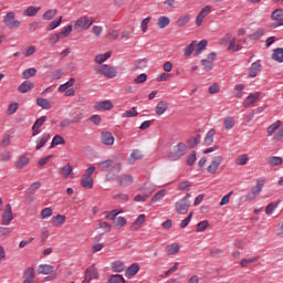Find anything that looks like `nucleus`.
<instances>
[{
  "label": "nucleus",
  "mask_w": 283,
  "mask_h": 283,
  "mask_svg": "<svg viewBox=\"0 0 283 283\" xmlns=\"http://www.w3.org/2000/svg\"><path fill=\"white\" fill-rule=\"evenodd\" d=\"M113 222H114L115 227H117L118 229H123V227H125V224H127V219H125V217H118Z\"/></svg>",
  "instance_id": "6e6d98bb"
},
{
  "label": "nucleus",
  "mask_w": 283,
  "mask_h": 283,
  "mask_svg": "<svg viewBox=\"0 0 283 283\" xmlns=\"http://www.w3.org/2000/svg\"><path fill=\"white\" fill-rule=\"evenodd\" d=\"M10 158H12V155L8 150L0 154V163H8Z\"/></svg>",
  "instance_id": "338daca9"
},
{
  "label": "nucleus",
  "mask_w": 283,
  "mask_h": 283,
  "mask_svg": "<svg viewBox=\"0 0 283 283\" xmlns=\"http://www.w3.org/2000/svg\"><path fill=\"white\" fill-rule=\"evenodd\" d=\"M112 57V51H108L104 54H98L95 56V63H97L98 65H103V63H105V61H107V59Z\"/></svg>",
  "instance_id": "cd10ccee"
},
{
  "label": "nucleus",
  "mask_w": 283,
  "mask_h": 283,
  "mask_svg": "<svg viewBox=\"0 0 283 283\" xmlns=\"http://www.w3.org/2000/svg\"><path fill=\"white\" fill-rule=\"evenodd\" d=\"M41 189L40 181H34L30 185V187L25 190L27 196H34L36 193V190Z\"/></svg>",
  "instance_id": "c756f323"
},
{
  "label": "nucleus",
  "mask_w": 283,
  "mask_h": 283,
  "mask_svg": "<svg viewBox=\"0 0 283 283\" xmlns=\"http://www.w3.org/2000/svg\"><path fill=\"white\" fill-rule=\"evenodd\" d=\"M279 205H280V201L269 203L265 208L266 216H271L275 211V209H277Z\"/></svg>",
  "instance_id": "8fccbe9b"
},
{
  "label": "nucleus",
  "mask_w": 283,
  "mask_h": 283,
  "mask_svg": "<svg viewBox=\"0 0 283 283\" xmlns=\"http://www.w3.org/2000/svg\"><path fill=\"white\" fill-rule=\"evenodd\" d=\"M97 169L99 171H106L107 174L105 175V181L112 182L116 180V176H118V172L122 171L123 164L114 159H106L97 164Z\"/></svg>",
  "instance_id": "f257e3e1"
},
{
  "label": "nucleus",
  "mask_w": 283,
  "mask_h": 283,
  "mask_svg": "<svg viewBox=\"0 0 283 283\" xmlns=\"http://www.w3.org/2000/svg\"><path fill=\"white\" fill-rule=\"evenodd\" d=\"M262 70V64L260 62H253L250 66V78H255L258 76V73L261 72Z\"/></svg>",
  "instance_id": "4be33fe9"
},
{
  "label": "nucleus",
  "mask_w": 283,
  "mask_h": 283,
  "mask_svg": "<svg viewBox=\"0 0 283 283\" xmlns=\"http://www.w3.org/2000/svg\"><path fill=\"white\" fill-rule=\"evenodd\" d=\"M28 165H30V157H28V155L20 156L15 161V167L18 169H23V167H28Z\"/></svg>",
  "instance_id": "412c9836"
},
{
  "label": "nucleus",
  "mask_w": 283,
  "mask_h": 283,
  "mask_svg": "<svg viewBox=\"0 0 283 283\" xmlns=\"http://www.w3.org/2000/svg\"><path fill=\"white\" fill-rule=\"evenodd\" d=\"M22 277L24 279L22 283H34V277H36V271L33 266H29L24 270Z\"/></svg>",
  "instance_id": "9d476101"
},
{
  "label": "nucleus",
  "mask_w": 283,
  "mask_h": 283,
  "mask_svg": "<svg viewBox=\"0 0 283 283\" xmlns=\"http://www.w3.org/2000/svg\"><path fill=\"white\" fill-rule=\"evenodd\" d=\"M108 283H125V277L122 274H112L108 279Z\"/></svg>",
  "instance_id": "a18cd8bd"
},
{
  "label": "nucleus",
  "mask_w": 283,
  "mask_h": 283,
  "mask_svg": "<svg viewBox=\"0 0 283 283\" xmlns=\"http://www.w3.org/2000/svg\"><path fill=\"white\" fill-rule=\"evenodd\" d=\"M32 76H36V69L30 67L23 71L22 78L28 81V78H32Z\"/></svg>",
  "instance_id": "c9c22d12"
},
{
  "label": "nucleus",
  "mask_w": 283,
  "mask_h": 283,
  "mask_svg": "<svg viewBox=\"0 0 283 283\" xmlns=\"http://www.w3.org/2000/svg\"><path fill=\"white\" fill-rule=\"evenodd\" d=\"M36 105H39V107H42V109H50V107H52L50 105V99L43 98V97H39L36 99Z\"/></svg>",
  "instance_id": "a19ab883"
},
{
  "label": "nucleus",
  "mask_w": 283,
  "mask_h": 283,
  "mask_svg": "<svg viewBox=\"0 0 283 283\" xmlns=\"http://www.w3.org/2000/svg\"><path fill=\"white\" fill-rule=\"evenodd\" d=\"M106 220H113V222L116 220V216L120 213L117 209L112 210L111 212H106Z\"/></svg>",
  "instance_id": "69168bd1"
},
{
  "label": "nucleus",
  "mask_w": 283,
  "mask_h": 283,
  "mask_svg": "<svg viewBox=\"0 0 283 283\" xmlns=\"http://www.w3.org/2000/svg\"><path fill=\"white\" fill-rule=\"evenodd\" d=\"M223 125L226 129H233V127H235V119H233V117H226L223 119Z\"/></svg>",
  "instance_id": "49530a36"
},
{
  "label": "nucleus",
  "mask_w": 283,
  "mask_h": 283,
  "mask_svg": "<svg viewBox=\"0 0 283 283\" xmlns=\"http://www.w3.org/2000/svg\"><path fill=\"white\" fill-rule=\"evenodd\" d=\"M40 275H52L54 273V266L48 264H40L38 268Z\"/></svg>",
  "instance_id": "6ab92c4d"
},
{
  "label": "nucleus",
  "mask_w": 283,
  "mask_h": 283,
  "mask_svg": "<svg viewBox=\"0 0 283 283\" xmlns=\"http://www.w3.org/2000/svg\"><path fill=\"white\" fill-rule=\"evenodd\" d=\"M52 223L54 224V227H61V224L65 223V216L57 214L55 217H52Z\"/></svg>",
  "instance_id": "79ce46f5"
},
{
  "label": "nucleus",
  "mask_w": 283,
  "mask_h": 283,
  "mask_svg": "<svg viewBox=\"0 0 283 283\" xmlns=\"http://www.w3.org/2000/svg\"><path fill=\"white\" fill-rule=\"evenodd\" d=\"M148 60L147 59H142L135 61V70H145L147 67Z\"/></svg>",
  "instance_id": "864d4df0"
},
{
  "label": "nucleus",
  "mask_w": 283,
  "mask_h": 283,
  "mask_svg": "<svg viewBox=\"0 0 283 283\" xmlns=\"http://www.w3.org/2000/svg\"><path fill=\"white\" fill-rule=\"evenodd\" d=\"M177 189L179 191H190L191 190V182L181 181V182L178 184Z\"/></svg>",
  "instance_id": "603ef678"
},
{
  "label": "nucleus",
  "mask_w": 283,
  "mask_h": 283,
  "mask_svg": "<svg viewBox=\"0 0 283 283\" xmlns=\"http://www.w3.org/2000/svg\"><path fill=\"white\" fill-rule=\"evenodd\" d=\"M146 218L147 217L145 214H139L138 218L130 226V231H138V229H140L143 224H145Z\"/></svg>",
  "instance_id": "a211bd4d"
},
{
  "label": "nucleus",
  "mask_w": 283,
  "mask_h": 283,
  "mask_svg": "<svg viewBox=\"0 0 283 283\" xmlns=\"http://www.w3.org/2000/svg\"><path fill=\"white\" fill-rule=\"evenodd\" d=\"M62 21H63V17H60L59 19H56V20H53L50 24H49V27L46 28V30H56V28H59V25H61V23H62Z\"/></svg>",
  "instance_id": "4d7b16f0"
},
{
  "label": "nucleus",
  "mask_w": 283,
  "mask_h": 283,
  "mask_svg": "<svg viewBox=\"0 0 283 283\" xmlns=\"http://www.w3.org/2000/svg\"><path fill=\"white\" fill-rule=\"evenodd\" d=\"M50 138H52V136H50L49 133H43L42 136L36 139L35 150L39 151V149L45 147V144L48 143V140H50Z\"/></svg>",
  "instance_id": "2eb2a0df"
},
{
  "label": "nucleus",
  "mask_w": 283,
  "mask_h": 283,
  "mask_svg": "<svg viewBox=\"0 0 283 283\" xmlns=\"http://www.w3.org/2000/svg\"><path fill=\"white\" fill-rule=\"evenodd\" d=\"M272 59H274V61H277L279 63H283V49H275L272 54Z\"/></svg>",
  "instance_id": "58836bf2"
},
{
  "label": "nucleus",
  "mask_w": 283,
  "mask_h": 283,
  "mask_svg": "<svg viewBox=\"0 0 283 283\" xmlns=\"http://www.w3.org/2000/svg\"><path fill=\"white\" fill-rule=\"evenodd\" d=\"M189 207H191V203L187 201V198H182L178 202L175 203L176 212L185 216L189 211Z\"/></svg>",
  "instance_id": "423d86ee"
},
{
  "label": "nucleus",
  "mask_w": 283,
  "mask_h": 283,
  "mask_svg": "<svg viewBox=\"0 0 283 283\" xmlns=\"http://www.w3.org/2000/svg\"><path fill=\"white\" fill-rule=\"evenodd\" d=\"M94 109L97 112H109V109H114V104H112L109 101L97 102L94 105Z\"/></svg>",
  "instance_id": "9b49d317"
},
{
  "label": "nucleus",
  "mask_w": 283,
  "mask_h": 283,
  "mask_svg": "<svg viewBox=\"0 0 283 283\" xmlns=\"http://www.w3.org/2000/svg\"><path fill=\"white\" fill-rule=\"evenodd\" d=\"M57 12L59 11L56 9L46 10L45 13L43 14L44 21H52V19L56 17Z\"/></svg>",
  "instance_id": "e433bc0d"
},
{
  "label": "nucleus",
  "mask_w": 283,
  "mask_h": 283,
  "mask_svg": "<svg viewBox=\"0 0 283 283\" xmlns=\"http://www.w3.org/2000/svg\"><path fill=\"white\" fill-rule=\"evenodd\" d=\"M282 125V122L276 120L275 123H273L272 125H270L268 127V136H273V134H275V132H277V128Z\"/></svg>",
  "instance_id": "c03bdc74"
},
{
  "label": "nucleus",
  "mask_w": 283,
  "mask_h": 283,
  "mask_svg": "<svg viewBox=\"0 0 283 283\" xmlns=\"http://www.w3.org/2000/svg\"><path fill=\"white\" fill-rule=\"evenodd\" d=\"M165 190H159L153 198H151V205H154V202H158L159 200H163L165 198Z\"/></svg>",
  "instance_id": "bf43d9fd"
},
{
  "label": "nucleus",
  "mask_w": 283,
  "mask_h": 283,
  "mask_svg": "<svg viewBox=\"0 0 283 283\" xmlns=\"http://www.w3.org/2000/svg\"><path fill=\"white\" fill-rule=\"evenodd\" d=\"M115 180L118 182L119 187H132V185H134V177L127 174L115 175Z\"/></svg>",
  "instance_id": "39448f33"
},
{
  "label": "nucleus",
  "mask_w": 283,
  "mask_h": 283,
  "mask_svg": "<svg viewBox=\"0 0 283 283\" xmlns=\"http://www.w3.org/2000/svg\"><path fill=\"white\" fill-rule=\"evenodd\" d=\"M95 72L102 74L106 78H116V69L109 66L108 64H102L99 66L94 67Z\"/></svg>",
  "instance_id": "7ed1b4c3"
},
{
  "label": "nucleus",
  "mask_w": 283,
  "mask_h": 283,
  "mask_svg": "<svg viewBox=\"0 0 283 283\" xmlns=\"http://www.w3.org/2000/svg\"><path fill=\"white\" fill-rule=\"evenodd\" d=\"M101 140H102L103 145L112 146V145H114L115 138H114V135H112V133L102 132Z\"/></svg>",
  "instance_id": "f3484780"
},
{
  "label": "nucleus",
  "mask_w": 283,
  "mask_h": 283,
  "mask_svg": "<svg viewBox=\"0 0 283 283\" xmlns=\"http://www.w3.org/2000/svg\"><path fill=\"white\" fill-rule=\"evenodd\" d=\"M113 273H123L125 271V263L122 261H115L112 265Z\"/></svg>",
  "instance_id": "473e14b6"
},
{
  "label": "nucleus",
  "mask_w": 283,
  "mask_h": 283,
  "mask_svg": "<svg viewBox=\"0 0 283 283\" xmlns=\"http://www.w3.org/2000/svg\"><path fill=\"white\" fill-rule=\"evenodd\" d=\"M45 120H48V116H41L40 118H38L33 124L34 128L41 129Z\"/></svg>",
  "instance_id": "e2e57ef3"
},
{
  "label": "nucleus",
  "mask_w": 283,
  "mask_h": 283,
  "mask_svg": "<svg viewBox=\"0 0 283 283\" xmlns=\"http://www.w3.org/2000/svg\"><path fill=\"white\" fill-rule=\"evenodd\" d=\"M268 163H269V165H271V167H277V166L282 165L283 159H282V157L271 156L268 158Z\"/></svg>",
  "instance_id": "ea45409f"
},
{
  "label": "nucleus",
  "mask_w": 283,
  "mask_h": 283,
  "mask_svg": "<svg viewBox=\"0 0 283 283\" xmlns=\"http://www.w3.org/2000/svg\"><path fill=\"white\" fill-rule=\"evenodd\" d=\"M72 174V166L70 164H66L62 167V175L63 178H70V175Z\"/></svg>",
  "instance_id": "052dcab7"
},
{
  "label": "nucleus",
  "mask_w": 283,
  "mask_h": 283,
  "mask_svg": "<svg viewBox=\"0 0 283 283\" xmlns=\"http://www.w3.org/2000/svg\"><path fill=\"white\" fill-rule=\"evenodd\" d=\"M272 21H275L273 23V28H280L283 25V10L282 9H275L272 12L271 15Z\"/></svg>",
  "instance_id": "6e6552de"
},
{
  "label": "nucleus",
  "mask_w": 283,
  "mask_h": 283,
  "mask_svg": "<svg viewBox=\"0 0 283 283\" xmlns=\"http://www.w3.org/2000/svg\"><path fill=\"white\" fill-rule=\"evenodd\" d=\"M140 271V265L138 263H133L126 269V276L134 277Z\"/></svg>",
  "instance_id": "b1692460"
},
{
  "label": "nucleus",
  "mask_w": 283,
  "mask_h": 283,
  "mask_svg": "<svg viewBox=\"0 0 283 283\" xmlns=\"http://www.w3.org/2000/svg\"><path fill=\"white\" fill-rule=\"evenodd\" d=\"M213 136H216V129L211 128L203 139V144L206 145V147L213 145Z\"/></svg>",
  "instance_id": "a878e982"
},
{
  "label": "nucleus",
  "mask_w": 283,
  "mask_h": 283,
  "mask_svg": "<svg viewBox=\"0 0 283 283\" xmlns=\"http://www.w3.org/2000/svg\"><path fill=\"white\" fill-rule=\"evenodd\" d=\"M81 185L84 189H93L94 179L92 177H82Z\"/></svg>",
  "instance_id": "7c9ffc66"
},
{
  "label": "nucleus",
  "mask_w": 283,
  "mask_h": 283,
  "mask_svg": "<svg viewBox=\"0 0 283 283\" xmlns=\"http://www.w3.org/2000/svg\"><path fill=\"white\" fill-rule=\"evenodd\" d=\"M12 220H14V214L12 213V205L8 203L2 214V224L4 227H10Z\"/></svg>",
  "instance_id": "0eeeda50"
},
{
  "label": "nucleus",
  "mask_w": 283,
  "mask_h": 283,
  "mask_svg": "<svg viewBox=\"0 0 283 283\" xmlns=\"http://www.w3.org/2000/svg\"><path fill=\"white\" fill-rule=\"evenodd\" d=\"M196 43L197 41H192L190 44L186 46L185 56H191V54H193V51L196 50Z\"/></svg>",
  "instance_id": "5fc2aeb1"
},
{
  "label": "nucleus",
  "mask_w": 283,
  "mask_h": 283,
  "mask_svg": "<svg viewBox=\"0 0 283 283\" xmlns=\"http://www.w3.org/2000/svg\"><path fill=\"white\" fill-rule=\"evenodd\" d=\"M74 83H76V80L74 77H71L66 83L59 86V92H67L70 87H74Z\"/></svg>",
  "instance_id": "2f4dec72"
},
{
  "label": "nucleus",
  "mask_w": 283,
  "mask_h": 283,
  "mask_svg": "<svg viewBox=\"0 0 283 283\" xmlns=\"http://www.w3.org/2000/svg\"><path fill=\"white\" fill-rule=\"evenodd\" d=\"M207 229H209V221L207 220L200 221L197 224V233H202L203 231H207Z\"/></svg>",
  "instance_id": "3c124183"
},
{
  "label": "nucleus",
  "mask_w": 283,
  "mask_h": 283,
  "mask_svg": "<svg viewBox=\"0 0 283 283\" xmlns=\"http://www.w3.org/2000/svg\"><path fill=\"white\" fill-rule=\"evenodd\" d=\"M222 165V156H216L210 166H208L209 174H216L218 171V167Z\"/></svg>",
  "instance_id": "f8f14e48"
},
{
  "label": "nucleus",
  "mask_w": 283,
  "mask_h": 283,
  "mask_svg": "<svg viewBox=\"0 0 283 283\" xmlns=\"http://www.w3.org/2000/svg\"><path fill=\"white\" fill-rule=\"evenodd\" d=\"M143 153H140L138 149H134L128 158V164L134 165L136 160H143Z\"/></svg>",
  "instance_id": "aec40b11"
},
{
  "label": "nucleus",
  "mask_w": 283,
  "mask_h": 283,
  "mask_svg": "<svg viewBox=\"0 0 283 283\" xmlns=\"http://www.w3.org/2000/svg\"><path fill=\"white\" fill-rule=\"evenodd\" d=\"M52 216V208H44L41 211V218H43V220L50 218Z\"/></svg>",
  "instance_id": "774afa93"
},
{
  "label": "nucleus",
  "mask_w": 283,
  "mask_h": 283,
  "mask_svg": "<svg viewBox=\"0 0 283 283\" xmlns=\"http://www.w3.org/2000/svg\"><path fill=\"white\" fill-rule=\"evenodd\" d=\"M259 258L258 256H252L250 259H243L240 262V265L244 269L248 266V264H253V262H258Z\"/></svg>",
  "instance_id": "13d9d810"
},
{
  "label": "nucleus",
  "mask_w": 283,
  "mask_h": 283,
  "mask_svg": "<svg viewBox=\"0 0 283 283\" xmlns=\"http://www.w3.org/2000/svg\"><path fill=\"white\" fill-rule=\"evenodd\" d=\"M167 109H169V103H167L165 101H160L156 106L157 116H163V114H165V112H167Z\"/></svg>",
  "instance_id": "5701e85b"
},
{
  "label": "nucleus",
  "mask_w": 283,
  "mask_h": 283,
  "mask_svg": "<svg viewBox=\"0 0 283 283\" xmlns=\"http://www.w3.org/2000/svg\"><path fill=\"white\" fill-rule=\"evenodd\" d=\"M188 149L189 148L185 145V143H178L175 146V149L169 153L168 160H171V161L180 160L182 156H186Z\"/></svg>",
  "instance_id": "f03ea898"
},
{
  "label": "nucleus",
  "mask_w": 283,
  "mask_h": 283,
  "mask_svg": "<svg viewBox=\"0 0 283 283\" xmlns=\"http://www.w3.org/2000/svg\"><path fill=\"white\" fill-rule=\"evenodd\" d=\"M14 17H17V14L13 11L8 12L3 17V23L9 28V30H14V28H19V25H21V21L14 19Z\"/></svg>",
  "instance_id": "20e7f679"
},
{
  "label": "nucleus",
  "mask_w": 283,
  "mask_h": 283,
  "mask_svg": "<svg viewBox=\"0 0 283 283\" xmlns=\"http://www.w3.org/2000/svg\"><path fill=\"white\" fill-rule=\"evenodd\" d=\"M39 10H41V7H28L24 12L23 15L24 17H36V14H39Z\"/></svg>",
  "instance_id": "c85d7f7f"
},
{
  "label": "nucleus",
  "mask_w": 283,
  "mask_h": 283,
  "mask_svg": "<svg viewBox=\"0 0 283 283\" xmlns=\"http://www.w3.org/2000/svg\"><path fill=\"white\" fill-rule=\"evenodd\" d=\"M264 36V29H258L254 33L249 35L250 41H260Z\"/></svg>",
  "instance_id": "4c0bfd02"
},
{
  "label": "nucleus",
  "mask_w": 283,
  "mask_h": 283,
  "mask_svg": "<svg viewBox=\"0 0 283 283\" xmlns=\"http://www.w3.org/2000/svg\"><path fill=\"white\" fill-rule=\"evenodd\" d=\"M59 145H65V138H63V136L61 135H55L52 139L50 149H53V147H56Z\"/></svg>",
  "instance_id": "72a5a7b5"
},
{
  "label": "nucleus",
  "mask_w": 283,
  "mask_h": 283,
  "mask_svg": "<svg viewBox=\"0 0 283 283\" xmlns=\"http://www.w3.org/2000/svg\"><path fill=\"white\" fill-rule=\"evenodd\" d=\"M17 109H19V104L18 103H11L7 109V114L9 116H12V114H17Z\"/></svg>",
  "instance_id": "680f3d73"
},
{
  "label": "nucleus",
  "mask_w": 283,
  "mask_h": 283,
  "mask_svg": "<svg viewBox=\"0 0 283 283\" xmlns=\"http://www.w3.org/2000/svg\"><path fill=\"white\" fill-rule=\"evenodd\" d=\"M196 150H192V153L188 156L187 158V165L188 167H193V165L196 164Z\"/></svg>",
  "instance_id": "0e129e2a"
},
{
  "label": "nucleus",
  "mask_w": 283,
  "mask_h": 283,
  "mask_svg": "<svg viewBox=\"0 0 283 283\" xmlns=\"http://www.w3.org/2000/svg\"><path fill=\"white\" fill-rule=\"evenodd\" d=\"M180 251V244L171 243L166 247L167 255H176Z\"/></svg>",
  "instance_id": "bb28decb"
},
{
  "label": "nucleus",
  "mask_w": 283,
  "mask_h": 283,
  "mask_svg": "<svg viewBox=\"0 0 283 283\" xmlns=\"http://www.w3.org/2000/svg\"><path fill=\"white\" fill-rule=\"evenodd\" d=\"M32 90H34V83L30 82V81H24L19 87H18V92H20V94H28V92H32Z\"/></svg>",
  "instance_id": "dca6fc26"
},
{
  "label": "nucleus",
  "mask_w": 283,
  "mask_h": 283,
  "mask_svg": "<svg viewBox=\"0 0 283 283\" xmlns=\"http://www.w3.org/2000/svg\"><path fill=\"white\" fill-rule=\"evenodd\" d=\"M169 23H171V20H169V18L168 17H160L159 19H158V28H160L161 30L164 29V28H167V25H169Z\"/></svg>",
  "instance_id": "09e8293b"
},
{
  "label": "nucleus",
  "mask_w": 283,
  "mask_h": 283,
  "mask_svg": "<svg viewBox=\"0 0 283 283\" xmlns=\"http://www.w3.org/2000/svg\"><path fill=\"white\" fill-rule=\"evenodd\" d=\"M260 92L250 93L249 96L243 102V107H251L260 98Z\"/></svg>",
  "instance_id": "ddd939ff"
},
{
  "label": "nucleus",
  "mask_w": 283,
  "mask_h": 283,
  "mask_svg": "<svg viewBox=\"0 0 283 283\" xmlns=\"http://www.w3.org/2000/svg\"><path fill=\"white\" fill-rule=\"evenodd\" d=\"M74 28H76V30H90L88 18L86 15L81 17L75 22Z\"/></svg>",
  "instance_id": "4468645a"
},
{
  "label": "nucleus",
  "mask_w": 283,
  "mask_h": 283,
  "mask_svg": "<svg viewBox=\"0 0 283 283\" xmlns=\"http://www.w3.org/2000/svg\"><path fill=\"white\" fill-rule=\"evenodd\" d=\"M189 14L186 15H181L178 20H177V25L178 28H185V25H187V23H189Z\"/></svg>",
  "instance_id": "de8ad7c7"
},
{
  "label": "nucleus",
  "mask_w": 283,
  "mask_h": 283,
  "mask_svg": "<svg viewBox=\"0 0 283 283\" xmlns=\"http://www.w3.org/2000/svg\"><path fill=\"white\" fill-rule=\"evenodd\" d=\"M262 187H264V179H258L256 186L251 188V193L258 198L262 192Z\"/></svg>",
  "instance_id": "393cba45"
},
{
  "label": "nucleus",
  "mask_w": 283,
  "mask_h": 283,
  "mask_svg": "<svg viewBox=\"0 0 283 283\" xmlns=\"http://www.w3.org/2000/svg\"><path fill=\"white\" fill-rule=\"evenodd\" d=\"M92 280H98V269L94 265L86 270V274L82 283H90Z\"/></svg>",
  "instance_id": "1a4fd4ad"
},
{
  "label": "nucleus",
  "mask_w": 283,
  "mask_h": 283,
  "mask_svg": "<svg viewBox=\"0 0 283 283\" xmlns=\"http://www.w3.org/2000/svg\"><path fill=\"white\" fill-rule=\"evenodd\" d=\"M208 41L207 40H201L198 44L197 48L195 50V56H200V54H202V51L207 48L208 45Z\"/></svg>",
  "instance_id": "f704fd0d"
},
{
  "label": "nucleus",
  "mask_w": 283,
  "mask_h": 283,
  "mask_svg": "<svg viewBox=\"0 0 283 283\" xmlns=\"http://www.w3.org/2000/svg\"><path fill=\"white\" fill-rule=\"evenodd\" d=\"M247 163H249V155L247 154H243L235 158V165H238L239 167L247 165Z\"/></svg>",
  "instance_id": "37998d69"
}]
</instances>
